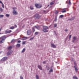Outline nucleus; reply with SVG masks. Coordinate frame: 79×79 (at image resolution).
Segmentation results:
<instances>
[{
    "mask_svg": "<svg viewBox=\"0 0 79 79\" xmlns=\"http://www.w3.org/2000/svg\"><path fill=\"white\" fill-rule=\"evenodd\" d=\"M64 9L63 10H64V9Z\"/></svg>",
    "mask_w": 79,
    "mask_h": 79,
    "instance_id": "3c124183",
    "label": "nucleus"
},
{
    "mask_svg": "<svg viewBox=\"0 0 79 79\" xmlns=\"http://www.w3.org/2000/svg\"><path fill=\"white\" fill-rule=\"evenodd\" d=\"M26 44V41H23V42L22 44L23 45H24Z\"/></svg>",
    "mask_w": 79,
    "mask_h": 79,
    "instance_id": "72a5a7b5",
    "label": "nucleus"
},
{
    "mask_svg": "<svg viewBox=\"0 0 79 79\" xmlns=\"http://www.w3.org/2000/svg\"><path fill=\"white\" fill-rule=\"evenodd\" d=\"M6 38V37L5 36H2L0 38V44H3Z\"/></svg>",
    "mask_w": 79,
    "mask_h": 79,
    "instance_id": "f257e3e1",
    "label": "nucleus"
},
{
    "mask_svg": "<svg viewBox=\"0 0 79 79\" xmlns=\"http://www.w3.org/2000/svg\"><path fill=\"white\" fill-rule=\"evenodd\" d=\"M20 44H17L16 45L17 47H20Z\"/></svg>",
    "mask_w": 79,
    "mask_h": 79,
    "instance_id": "6ab92c4d",
    "label": "nucleus"
},
{
    "mask_svg": "<svg viewBox=\"0 0 79 79\" xmlns=\"http://www.w3.org/2000/svg\"><path fill=\"white\" fill-rule=\"evenodd\" d=\"M0 3H1L2 4V8H4V5H3V3L2 2V1H1L0 0Z\"/></svg>",
    "mask_w": 79,
    "mask_h": 79,
    "instance_id": "2eb2a0df",
    "label": "nucleus"
},
{
    "mask_svg": "<svg viewBox=\"0 0 79 79\" xmlns=\"http://www.w3.org/2000/svg\"><path fill=\"white\" fill-rule=\"evenodd\" d=\"M73 79H77V77L76 76H74L73 77Z\"/></svg>",
    "mask_w": 79,
    "mask_h": 79,
    "instance_id": "bb28decb",
    "label": "nucleus"
},
{
    "mask_svg": "<svg viewBox=\"0 0 79 79\" xmlns=\"http://www.w3.org/2000/svg\"><path fill=\"white\" fill-rule=\"evenodd\" d=\"M35 27L37 29H40V27L39 26H35Z\"/></svg>",
    "mask_w": 79,
    "mask_h": 79,
    "instance_id": "dca6fc26",
    "label": "nucleus"
},
{
    "mask_svg": "<svg viewBox=\"0 0 79 79\" xmlns=\"http://www.w3.org/2000/svg\"><path fill=\"white\" fill-rule=\"evenodd\" d=\"M39 34V32H36L35 33V35H38V34Z\"/></svg>",
    "mask_w": 79,
    "mask_h": 79,
    "instance_id": "a878e982",
    "label": "nucleus"
},
{
    "mask_svg": "<svg viewBox=\"0 0 79 79\" xmlns=\"http://www.w3.org/2000/svg\"><path fill=\"white\" fill-rule=\"evenodd\" d=\"M20 79H23V78L22 77H20Z\"/></svg>",
    "mask_w": 79,
    "mask_h": 79,
    "instance_id": "37998d69",
    "label": "nucleus"
},
{
    "mask_svg": "<svg viewBox=\"0 0 79 79\" xmlns=\"http://www.w3.org/2000/svg\"><path fill=\"white\" fill-rule=\"evenodd\" d=\"M74 68L75 69L76 71V72H77V71H78V69H77V68L76 67V66H74Z\"/></svg>",
    "mask_w": 79,
    "mask_h": 79,
    "instance_id": "ddd939ff",
    "label": "nucleus"
},
{
    "mask_svg": "<svg viewBox=\"0 0 79 79\" xmlns=\"http://www.w3.org/2000/svg\"><path fill=\"white\" fill-rule=\"evenodd\" d=\"M10 29H15V27H12L10 28Z\"/></svg>",
    "mask_w": 79,
    "mask_h": 79,
    "instance_id": "412c9836",
    "label": "nucleus"
},
{
    "mask_svg": "<svg viewBox=\"0 0 79 79\" xmlns=\"http://www.w3.org/2000/svg\"><path fill=\"white\" fill-rule=\"evenodd\" d=\"M49 72H53V69H51L49 71Z\"/></svg>",
    "mask_w": 79,
    "mask_h": 79,
    "instance_id": "c85d7f7f",
    "label": "nucleus"
},
{
    "mask_svg": "<svg viewBox=\"0 0 79 79\" xmlns=\"http://www.w3.org/2000/svg\"><path fill=\"white\" fill-rule=\"evenodd\" d=\"M35 6L37 8H40L42 6V5L40 4H35Z\"/></svg>",
    "mask_w": 79,
    "mask_h": 79,
    "instance_id": "7ed1b4c3",
    "label": "nucleus"
},
{
    "mask_svg": "<svg viewBox=\"0 0 79 79\" xmlns=\"http://www.w3.org/2000/svg\"><path fill=\"white\" fill-rule=\"evenodd\" d=\"M73 40H76V37L75 36H74L73 38Z\"/></svg>",
    "mask_w": 79,
    "mask_h": 79,
    "instance_id": "7c9ffc66",
    "label": "nucleus"
},
{
    "mask_svg": "<svg viewBox=\"0 0 79 79\" xmlns=\"http://www.w3.org/2000/svg\"><path fill=\"white\" fill-rule=\"evenodd\" d=\"M8 49L9 50H11V49H12V46H10L8 48Z\"/></svg>",
    "mask_w": 79,
    "mask_h": 79,
    "instance_id": "f8f14e48",
    "label": "nucleus"
},
{
    "mask_svg": "<svg viewBox=\"0 0 79 79\" xmlns=\"http://www.w3.org/2000/svg\"><path fill=\"white\" fill-rule=\"evenodd\" d=\"M66 10H63L62 11V13H66Z\"/></svg>",
    "mask_w": 79,
    "mask_h": 79,
    "instance_id": "5701e85b",
    "label": "nucleus"
},
{
    "mask_svg": "<svg viewBox=\"0 0 79 79\" xmlns=\"http://www.w3.org/2000/svg\"><path fill=\"white\" fill-rule=\"evenodd\" d=\"M1 52H0V54H1Z\"/></svg>",
    "mask_w": 79,
    "mask_h": 79,
    "instance_id": "603ef678",
    "label": "nucleus"
},
{
    "mask_svg": "<svg viewBox=\"0 0 79 79\" xmlns=\"http://www.w3.org/2000/svg\"><path fill=\"white\" fill-rule=\"evenodd\" d=\"M36 77L37 79H39V76L38 75H36Z\"/></svg>",
    "mask_w": 79,
    "mask_h": 79,
    "instance_id": "c9c22d12",
    "label": "nucleus"
},
{
    "mask_svg": "<svg viewBox=\"0 0 79 79\" xmlns=\"http://www.w3.org/2000/svg\"><path fill=\"white\" fill-rule=\"evenodd\" d=\"M71 35H70V36H69V39H71Z\"/></svg>",
    "mask_w": 79,
    "mask_h": 79,
    "instance_id": "79ce46f5",
    "label": "nucleus"
},
{
    "mask_svg": "<svg viewBox=\"0 0 79 79\" xmlns=\"http://www.w3.org/2000/svg\"><path fill=\"white\" fill-rule=\"evenodd\" d=\"M15 9H16V7L13 8V10H15Z\"/></svg>",
    "mask_w": 79,
    "mask_h": 79,
    "instance_id": "c03bdc74",
    "label": "nucleus"
},
{
    "mask_svg": "<svg viewBox=\"0 0 79 79\" xmlns=\"http://www.w3.org/2000/svg\"><path fill=\"white\" fill-rule=\"evenodd\" d=\"M25 50H26V49L24 48L22 51V53H23V52H25Z\"/></svg>",
    "mask_w": 79,
    "mask_h": 79,
    "instance_id": "b1692460",
    "label": "nucleus"
},
{
    "mask_svg": "<svg viewBox=\"0 0 79 79\" xmlns=\"http://www.w3.org/2000/svg\"><path fill=\"white\" fill-rule=\"evenodd\" d=\"M0 11H1V12H2V11H3V9L1 8H0Z\"/></svg>",
    "mask_w": 79,
    "mask_h": 79,
    "instance_id": "473e14b6",
    "label": "nucleus"
},
{
    "mask_svg": "<svg viewBox=\"0 0 79 79\" xmlns=\"http://www.w3.org/2000/svg\"><path fill=\"white\" fill-rule=\"evenodd\" d=\"M55 13H56V14H58V11H56Z\"/></svg>",
    "mask_w": 79,
    "mask_h": 79,
    "instance_id": "4c0bfd02",
    "label": "nucleus"
},
{
    "mask_svg": "<svg viewBox=\"0 0 79 79\" xmlns=\"http://www.w3.org/2000/svg\"><path fill=\"white\" fill-rule=\"evenodd\" d=\"M14 42H15V40L13 39L11 41V43H14Z\"/></svg>",
    "mask_w": 79,
    "mask_h": 79,
    "instance_id": "a211bd4d",
    "label": "nucleus"
},
{
    "mask_svg": "<svg viewBox=\"0 0 79 79\" xmlns=\"http://www.w3.org/2000/svg\"><path fill=\"white\" fill-rule=\"evenodd\" d=\"M74 43V42H75V40H73V41H72Z\"/></svg>",
    "mask_w": 79,
    "mask_h": 79,
    "instance_id": "58836bf2",
    "label": "nucleus"
},
{
    "mask_svg": "<svg viewBox=\"0 0 79 79\" xmlns=\"http://www.w3.org/2000/svg\"><path fill=\"white\" fill-rule=\"evenodd\" d=\"M27 39V37H24L22 38V40H26V39Z\"/></svg>",
    "mask_w": 79,
    "mask_h": 79,
    "instance_id": "9b49d317",
    "label": "nucleus"
},
{
    "mask_svg": "<svg viewBox=\"0 0 79 79\" xmlns=\"http://www.w3.org/2000/svg\"><path fill=\"white\" fill-rule=\"evenodd\" d=\"M32 39H33V38H31L30 40H32Z\"/></svg>",
    "mask_w": 79,
    "mask_h": 79,
    "instance_id": "de8ad7c7",
    "label": "nucleus"
},
{
    "mask_svg": "<svg viewBox=\"0 0 79 79\" xmlns=\"http://www.w3.org/2000/svg\"><path fill=\"white\" fill-rule=\"evenodd\" d=\"M38 67L39 69H40L41 70H42V67H41L40 65H38Z\"/></svg>",
    "mask_w": 79,
    "mask_h": 79,
    "instance_id": "4468645a",
    "label": "nucleus"
},
{
    "mask_svg": "<svg viewBox=\"0 0 79 79\" xmlns=\"http://www.w3.org/2000/svg\"><path fill=\"white\" fill-rule=\"evenodd\" d=\"M55 1H54L50 3V5H54L55 4Z\"/></svg>",
    "mask_w": 79,
    "mask_h": 79,
    "instance_id": "1a4fd4ad",
    "label": "nucleus"
},
{
    "mask_svg": "<svg viewBox=\"0 0 79 79\" xmlns=\"http://www.w3.org/2000/svg\"><path fill=\"white\" fill-rule=\"evenodd\" d=\"M65 32H67V31H68V29H65Z\"/></svg>",
    "mask_w": 79,
    "mask_h": 79,
    "instance_id": "49530a36",
    "label": "nucleus"
},
{
    "mask_svg": "<svg viewBox=\"0 0 79 79\" xmlns=\"http://www.w3.org/2000/svg\"><path fill=\"white\" fill-rule=\"evenodd\" d=\"M6 16L7 17H9V16H10V15H8V14H6Z\"/></svg>",
    "mask_w": 79,
    "mask_h": 79,
    "instance_id": "f704fd0d",
    "label": "nucleus"
},
{
    "mask_svg": "<svg viewBox=\"0 0 79 79\" xmlns=\"http://www.w3.org/2000/svg\"><path fill=\"white\" fill-rule=\"evenodd\" d=\"M27 35H31V32H29V31H27Z\"/></svg>",
    "mask_w": 79,
    "mask_h": 79,
    "instance_id": "f3484780",
    "label": "nucleus"
},
{
    "mask_svg": "<svg viewBox=\"0 0 79 79\" xmlns=\"http://www.w3.org/2000/svg\"><path fill=\"white\" fill-rule=\"evenodd\" d=\"M12 52H13V51H9L7 53V55H10L12 53Z\"/></svg>",
    "mask_w": 79,
    "mask_h": 79,
    "instance_id": "6e6552de",
    "label": "nucleus"
},
{
    "mask_svg": "<svg viewBox=\"0 0 79 79\" xmlns=\"http://www.w3.org/2000/svg\"><path fill=\"white\" fill-rule=\"evenodd\" d=\"M4 16L3 15H0V18H3Z\"/></svg>",
    "mask_w": 79,
    "mask_h": 79,
    "instance_id": "c756f323",
    "label": "nucleus"
},
{
    "mask_svg": "<svg viewBox=\"0 0 79 79\" xmlns=\"http://www.w3.org/2000/svg\"><path fill=\"white\" fill-rule=\"evenodd\" d=\"M13 14L14 15H17L18 12H17L16 11H15V10H14L13 11Z\"/></svg>",
    "mask_w": 79,
    "mask_h": 79,
    "instance_id": "9d476101",
    "label": "nucleus"
},
{
    "mask_svg": "<svg viewBox=\"0 0 79 79\" xmlns=\"http://www.w3.org/2000/svg\"><path fill=\"white\" fill-rule=\"evenodd\" d=\"M50 6V5H48V6Z\"/></svg>",
    "mask_w": 79,
    "mask_h": 79,
    "instance_id": "8fccbe9b",
    "label": "nucleus"
},
{
    "mask_svg": "<svg viewBox=\"0 0 79 79\" xmlns=\"http://www.w3.org/2000/svg\"><path fill=\"white\" fill-rule=\"evenodd\" d=\"M12 32V31L11 30H6L5 31L6 34H8L9 33H10Z\"/></svg>",
    "mask_w": 79,
    "mask_h": 79,
    "instance_id": "39448f33",
    "label": "nucleus"
},
{
    "mask_svg": "<svg viewBox=\"0 0 79 79\" xmlns=\"http://www.w3.org/2000/svg\"><path fill=\"white\" fill-rule=\"evenodd\" d=\"M69 5H71V0H69Z\"/></svg>",
    "mask_w": 79,
    "mask_h": 79,
    "instance_id": "aec40b11",
    "label": "nucleus"
},
{
    "mask_svg": "<svg viewBox=\"0 0 79 79\" xmlns=\"http://www.w3.org/2000/svg\"><path fill=\"white\" fill-rule=\"evenodd\" d=\"M7 60V57H5L2 58L1 60V61H5L6 60Z\"/></svg>",
    "mask_w": 79,
    "mask_h": 79,
    "instance_id": "423d86ee",
    "label": "nucleus"
},
{
    "mask_svg": "<svg viewBox=\"0 0 79 79\" xmlns=\"http://www.w3.org/2000/svg\"><path fill=\"white\" fill-rule=\"evenodd\" d=\"M15 27H17V25H15Z\"/></svg>",
    "mask_w": 79,
    "mask_h": 79,
    "instance_id": "a18cd8bd",
    "label": "nucleus"
},
{
    "mask_svg": "<svg viewBox=\"0 0 79 79\" xmlns=\"http://www.w3.org/2000/svg\"><path fill=\"white\" fill-rule=\"evenodd\" d=\"M48 29V27L47 26H43V31L44 32H48V31L47 30Z\"/></svg>",
    "mask_w": 79,
    "mask_h": 79,
    "instance_id": "f03ea898",
    "label": "nucleus"
},
{
    "mask_svg": "<svg viewBox=\"0 0 79 79\" xmlns=\"http://www.w3.org/2000/svg\"><path fill=\"white\" fill-rule=\"evenodd\" d=\"M51 47H52L53 48H56V47L55 45V44H51Z\"/></svg>",
    "mask_w": 79,
    "mask_h": 79,
    "instance_id": "0eeeda50",
    "label": "nucleus"
},
{
    "mask_svg": "<svg viewBox=\"0 0 79 79\" xmlns=\"http://www.w3.org/2000/svg\"><path fill=\"white\" fill-rule=\"evenodd\" d=\"M64 15H61L60 16V18H63Z\"/></svg>",
    "mask_w": 79,
    "mask_h": 79,
    "instance_id": "2f4dec72",
    "label": "nucleus"
},
{
    "mask_svg": "<svg viewBox=\"0 0 79 79\" xmlns=\"http://www.w3.org/2000/svg\"><path fill=\"white\" fill-rule=\"evenodd\" d=\"M21 41L20 40H19V41H18V43H20V42H21Z\"/></svg>",
    "mask_w": 79,
    "mask_h": 79,
    "instance_id": "ea45409f",
    "label": "nucleus"
},
{
    "mask_svg": "<svg viewBox=\"0 0 79 79\" xmlns=\"http://www.w3.org/2000/svg\"><path fill=\"white\" fill-rule=\"evenodd\" d=\"M43 64H45L46 63V61H44L43 62Z\"/></svg>",
    "mask_w": 79,
    "mask_h": 79,
    "instance_id": "e433bc0d",
    "label": "nucleus"
},
{
    "mask_svg": "<svg viewBox=\"0 0 79 79\" xmlns=\"http://www.w3.org/2000/svg\"><path fill=\"white\" fill-rule=\"evenodd\" d=\"M57 27V24L56 23H55L54 24V27Z\"/></svg>",
    "mask_w": 79,
    "mask_h": 79,
    "instance_id": "393cba45",
    "label": "nucleus"
},
{
    "mask_svg": "<svg viewBox=\"0 0 79 79\" xmlns=\"http://www.w3.org/2000/svg\"><path fill=\"white\" fill-rule=\"evenodd\" d=\"M40 16H39V15L38 14H36L35 15V18L39 19V18H40Z\"/></svg>",
    "mask_w": 79,
    "mask_h": 79,
    "instance_id": "20e7f679",
    "label": "nucleus"
},
{
    "mask_svg": "<svg viewBox=\"0 0 79 79\" xmlns=\"http://www.w3.org/2000/svg\"><path fill=\"white\" fill-rule=\"evenodd\" d=\"M30 9L31 10H34V8H33V6H30Z\"/></svg>",
    "mask_w": 79,
    "mask_h": 79,
    "instance_id": "4be33fe9",
    "label": "nucleus"
},
{
    "mask_svg": "<svg viewBox=\"0 0 79 79\" xmlns=\"http://www.w3.org/2000/svg\"><path fill=\"white\" fill-rule=\"evenodd\" d=\"M74 64L75 66H76V65H77V64H76V62H74Z\"/></svg>",
    "mask_w": 79,
    "mask_h": 79,
    "instance_id": "a19ab883",
    "label": "nucleus"
},
{
    "mask_svg": "<svg viewBox=\"0 0 79 79\" xmlns=\"http://www.w3.org/2000/svg\"><path fill=\"white\" fill-rule=\"evenodd\" d=\"M32 29L33 32H35V28H34V27H33Z\"/></svg>",
    "mask_w": 79,
    "mask_h": 79,
    "instance_id": "cd10ccee",
    "label": "nucleus"
},
{
    "mask_svg": "<svg viewBox=\"0 0 79 79\" xmlns=\"http://www.w3.org/2000/svg\"><path fill=\"white\" fill-rule=\"evenodd\" d=\"M46 12V11L45 10L44 11V13L45 12Z\"/></svg>",
    "mask_w": 79,
    "mask_h": 79,
    "instance_id": "09e8293b",
    "label": "nucleus"
}]
</instances>
